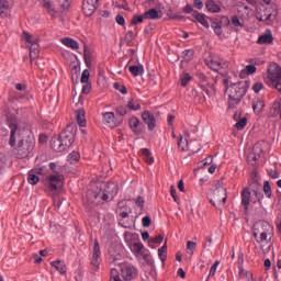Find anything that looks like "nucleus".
Listing matches in <instances>:
<instances>
[{
	"label": "nucleus",
	"instance_id": "f03ea898",
	"mask_svg": "<svg viewBox=\"0 0 281 281\" xmlns=\"http://www.w3.org/2000/svg\"><path fill=\"white\" fill-rule=\"evenodd\" d=\"M228 93V109H236L237 104H240L243 98L247 93V82L239 81L237 83H232L227 87Z\"/></svg>",
	"mask_w": 281,
	"mask_h": 281
},
{
	"label": "nucleus",
	"instance_id": "0e129e2a",
	"mask_svg": "<svg viewBox=\"0 0 281 281\" xmlns=\"http://www.w3.org/2000/svg\"><path fill=\"white\" fill-rule=\"evenodd\" d=\"M115 21L117 23V25H124L126 23V21L124 20L123 15H116Z\"/></svg>",
	"mask_w": 281,
	"mask_h": 281
},
{
	"label": "nucleus",
	"instance_id": "2f4dec72",
	"mask_svg": "<svg viewBox=\"0 0 281 281\" xmlns=\"http://www.w3.org/2000/svg\"><path fill=\"white\" fill-rule=\"evenodd\" d=\"M40 3H42V5L44 8L47 9L48 14H50V16H54L56 14V10H54V7H52V2H49V0H38Z\"/></svg>",
	"mask_w": 281,
	"mask_h": 281
},
{
	"label": "nucleus",
	"instance_id": "09e8293b",
	"mask_svg": "<svg viewBox=\"0 0 281 281\" xmlns=\"http://www.w3.org/2000/svg\"><path fill=\"white\" fill-rule=\"evenodd\" d=\"M8 162V154L0 153V170H3V167Z\"/></svg>",
	"mask_w": 281,
	"mask_h": 281
},
{
	"label": "nucleus",
	"instance_id": "7c9ffc66",
	"mask_svg": "<svg viewBox=\"0 0 281 281\" xmlns=\"http://www.w3.org/2000/svg\"><path fill=\"white\" fill-rule=\"evenodd\" d=\"M144 16L147 20L159 19V11H157L156 9H149L144 13Z\"/></svg>",
	"mask_w": 281,
	"mask_h": 281
},
{
	"label": "nucleus",
	"instance_id": "f8f14e48",
	"mask_svg": "<svg viewBox=\"0 0 281 281\" xmlns=\"http://www.w3.org/2000/svg\"><path fill=\"white\" fill-rule=\"evenodd\" d=\"M100 262H102L101 252H100V243L98 239L94 240L93 252L91 258V267L94 271L100 269Z\"/></svg>",
	"mask_w": 281,
	"mask_h": 281
},
{
	"label": "nucleus",
	"instance_id": "e2e57ef3",
	"mask_svg": "<svg viewBox=\"0 0 281 281\" xmlns=\"http://www.w3.org/2000/svg\"><path fill=\"white\" fill-rule=\"evenodd\" d=\"M239 10H245L246 14H249V12H251V8H249V5H247L243 2H239Z\"/></svg>",
	"mask_w": 281,
	"mask_h": 281
},
{
	"label": "nucleus",
	"instance_id": "423d86ee",
	"mask_svg": "<svg viewBox=\"0 0 281 281\" xmlns=\"http://www.w3.org/2000/svg\"><path fill=\"white\" fill-rule=\"evenodd\" d=\"M205 65H207L212 71L221 72L223 69H227V67H229V61L218 56H212L205 60Z\"/></svg>",
	"mask_w": 281,
	"mask_h": 281
},
{
	"label": "nucleus",
	"instance_id": "338daca9",
	"mask_svg": "<svg viewBox=\"0 0 281 281\" xmlns=\"http://www.w3.org/2000/svg\"><path fill=\"white\" fill-rule=\"evenodd\" d=\"M194 8H196L198 10H203V1L201 0H194Z\"/></svg>",
	"mask_w": 281,
	"mask_h": 281
},
{
	"label": "nucleus",
	"instance_id": "f704fd0d",
	"mask_svg": "<svg viewBox=\"0 0 281 281\" xmlns=\"http://www.w3.org/2000/svg\"><path fill=\"white\" fill-rule=\"evenodd\" d=\"M10 10V2L8 0H0V16H3Z\"/></svg>",
	"mask_w": 281,
	"mask_h": 281
},
{
	"label": "nucleus",
	"instance_id": "ea45409f",
	"mask_svg": "<svg viewBox=\"0 0 281 281\" xmlns=\"http://www.w3.org/2000/svg\"><path fill=\"white\" fill-rule=\"evenodd\" d=\"M164 241L162 235H158L157 237L150 238L148 240V246L154 247V245H160Z\"/></svg>",
	"mask_w": 281,
	"mask_h": 281
},
{
	"label": "nucleus",
	"instance_id": "b1692460",
	"mask_svg": "<svg viewBox=\"0 0 281 281\" xmlns=\"http://www.w3.org/2000/svg\"><path fill=\"white\" fill-rule=\"evenodd\" d=\"M130 249L136 256H144V244H142V243L132 244Z\"/></svg>",
	"mask_w": 281,
	"mask_h": 281
},
{
	"label": "nucleus",
	"instance_id": "79ce46f5",
	"mask_svg": "<svg viewBox=\"0 0 281 281\" xmlns=\"http://www.w3.org/2000/svg\"><path fill=\"white\" fill-rule=\"evenodd\" d=\"M246 126H247V117L240 119L235 124V128H237V131H243V128H245Z\"/></svg>",
	"mask_w": 281,
	"mask_h": 281
},
{
	"label": "nucleus",
	"instance_id": "c756f323",
	"mask_svg": "<svg viewBox=\"0 0 281 281\" xmlns=\"http://www.w3.org/2000/svg\"><path fill=\"white\" fill-rule=\"evenodd\" d=\"M23 41H26L29 45H33L34 43H38V37L30 34L29 32H23L22 34Z\"/></svg>",
	"mask_w": 281,
	"mask_h": 281
},
{
	"label": "nucleus",
	"instance_id": "cd10ccee",
	"mask_svg": "<svg viewBox=\"0 0 281 281\" xmlns=\"http://www.w3.org/2000/svg\"><path fill=\"white\" fill-rule=\"evenodd\" d=\"M85 115H86L85 109H79L77 111V123L81 127H85L87 124V120L85 119Z\"/></svg>",
	"mask_w": 281,
	"mask_h": 281
},
{
	"label": "nucleus",
	"instance_id": "6ab92c4d",
	"mask_svg": "<svg viewBox=\"0 0 281 281\" xmlns=\"http://www.w3.org/2000/svg\"><path fill=\"white\" fill-rule=\"evenodd\" d=\"M128 126L135 135H139V133H142V121H139L137 116L130 117Z\"/></svg>",
	"mask_w": 281,
	"mask_h": 281
},
{
	"label": "nucleus",
	"instance_id": "f257e3e1",
	"mask_svg": "<svg viewBox=\"0 0 281 281\" xmlns=\"http://www.w3.org/2000/svg\"><path fill=\"white\" fill-rule=\"evenodd\" d=\"M252 236L257 245L265 247L273 237V226L269 222L259 221L252 226Z\"/></svg>",
	"mask_w": 281,
	"mask_h": 281
},
{
	"label": "nucleus",
	"instance_id": "4c0bfd02",
	"mask_svg": "<svg viewBox=\"0 0 281 281\" xmlns=\"http://www.w3.org/2000/svg\"><path fill=\"white\" fill-rule=\"evenodd\" d=\"M168 251V246L165 244L158 249V257L161 262H166V252Z\"/></svg>",
	"mask_w": 281,
	"mask_h": 281
},
{
	"label": "nucleus",
	"instance_id": "774afa93",
	"mask_svg": "<svg viewBox=\"0 0 281 281\" xmlns=\"http://www.w3.org/2000/svg\"><path fill=\"white\" fill-rule=\"evenodd\" d=\"M249 276V272L243 269L241 266H239V278H247Z\"/></svg>",
	"mask_w": 281,
	"mask_h": 281
},
{
	"label": "nucleus",
	"instance_id": "393cba45",
	"mask_svg": "<svg viewBox=\"0 0 281 281\" xmlns=\"http://www.w3.org/2000/svg\"><path fill=\"white\" fill-rule=\"evenodd\" d=\"M205 8L209 12H212V13L221 12V7L218 4H216V2L214 0L206 1Z\"/></svg>",
	"mask_w": 281,
	"mask_h": 281
},
{
	"label": "nucleus",
	"instance_id": "bf43d9fd",
	"mask_svg": "<svg viewBox=\"0 0 281 281\" xmlns=\"http://www.w3.org/2000/svg\"><path fill=\"white\" fill-rule=\"evenodd\" d=\"M59 5H61V8H64V10H67V8H69V5H71V0H59Z\"/></svg>",
	"mask_w": 281,
	"mask_h": 281
},
{
	"label": "nucleus",
	"instance_id": "a878e982",
	"mask_svg": "<svg viewBox=\"0 0 281 281\" xmlns=\"http://www.w3.org/2000/svg\"><path fill=\"white\" fill-rule=\"evenodd\" d=\"M128 71L137 78V76H142L144 74V66L143 65H137V66H130Z\"/></svg>",
	"mask_w": 281,
	"mask_h": 281
},
{
	"label": "nucleus",
	"instance_id": "72a5a7b5",
	"mask_svg": "<svg viewBox=\"0 0 281 281\" xmlns=\"http://www.w3.org/2000/svg\"><path fill=\"white\" fill-rule=\"evenodd\" d=\"M38 181H41V178H38V176H36V173L34 171H30L27 175V182L31 186H36V183H38Z\"/></svg>",
	"mask_w": 281,
	"mask_h": 281
},
{
	"label": "nucleus",
	"instance_id": "aec40b11",
	"mask_svg": "<svg viewBox=\"0 0 281 281\" xmlns=\"http://www.w3.org/2000/svg\"><path fill=\"white\" fill-rule=\"evenodd\" d=\"M61 43L65 45V47H69V49H80V44H78V42L71 37L61 38Z\"/></svg>",
	"mask_w": 281,
	"mask_h": 281
},
{
	"label": "nucleus",
	"instance_id": "a19ab883",
	"mask_svg": "<svg viewBox=\"0 0 281 281\" xmlns=\"http://www.w3.org/2000/svg\"><path fill=\"white\" fill-rule=\"evenodd\" d=\"M194 57V50L188 49L182 52V58L186 63H190V59Z\"/></svg>",
	"mask_w": 281,
	"mask_h": 281
},
{
	"label": "nucleus",
	"instance_id": "680f3d73",
	"mask_svg": "<svg viewBox=\"0 0 281 281\" xmlns=\"http://www.w3.org/2000/svg\"><path fill=\"white\" fill-rule=\"evenodd\" d=\"M82 93L85 95H88V93H91V83H86L83 87H82Z\"/></svg>",
	"mask_w": 281,
	"mask_h": 281
},
{
	"label": "nucleus",
	"instance_id": "13d9d810",
	"mask_svg": "<svg viewBox=\"0 0 281 281\" xmlns=\"http://www.w3.org/2000/svg\"><path fill=\"white\" fill-rule=\"evenodd\" d=\"M232 24L235 27H244V25L240 23V20L236 15L232 18Z\"/></svg>",
	"mask_w": 281,
	"mask_h": 281
},
{
	"label": "nucleus",
	"instance_id": "412c9836",
	"mask_svg": "<svg viewBox=\"0 0 281 281\" xmlns=\"http://www.w3.org/2000/svg\"><path fill=\"white\" fill-rule=\"evenodd\" d=\"M52 267L56 269V271H59L61 276H65L67 273V266L65 265V261L63 260H57L52 262Z\"/></svg>",
	"mask_w": 281,
	"mask_h": 281
},
{
	"label": "nucleus",
	"instance_id": "a211bd4d",
	"mask_svg": "<svg viewBox=\"0 0 281 281\" xmlns=\"http://www.w3.org/2000/svg\"><path fill=\"white\" fill-rule=\"evenodd\" d=\"M142 119L145 122V124H147L149 131H155V126H157V121L155 120V116L150 112H143Z\"/></svg>",
	"mask_w": 281,
	"mask_h": 281
},
{
	"label": "nucleus",
	"instance_id": "6e6552de",
	"mask_svg": "<svg viewBox=\"0 0 281 281\" xmlns=\"http://www.w3.org/2000/svg\"><path fill=\"white\" fill-rule=\"evenodd\" d=\"M19 121L16 120V117L11 116L8 119V125L9 128H11V136H10V140L9 144L10 146H16V139L19 137H21V130H19Z\"/></svg>",
	"mask_w": 281,
	"mask_h": 281
},
{
	"label": "nucleus",
	"instance_id": "49530a36",
	"mask_svg": "<svg viewBox=\"0 0 281 281\" xmlns=\"http://www.w3.org/2000/svg\"><path fill=\"white\" fill-rule=\"evenodd\" d=\"M190 80H192V77L189 74H184L181 76V87H188L190 83Z\"/></svg>",
	"mask_w": 281,
	"mask_h": 281
},
{
	"label": "nucleus",
	"instance_id": "8fccbe9b",
	"mask_svg": "<svg viewBox=\"0 0 281 281\" xmlns=\"http://www.w3.org/2000/svg\"><path fill=\"white\" fill-rule=\"evenodd\" d=\"M91 76V72H89L88 69L83 70L81 74V82L82 83H89V78Z\"/></svg>",
	"mask_w": 281,
	"mask_h": 281
},
{
	"label": "nucleus",
	"instance_id": "bb28decb",
	"mask_svg": "<svg viewBox=\"0 0 281 281\" xmlns=\"http://www.w3.org/2000/svg\"><path fill=\"white\" fill-rule=\"evenodd\" d=\"M193 16L198 21V23H201V25H203V27H210V22H207V20H205V15H203L196 11H193Z\"/></svg>",
	"mask_w": 281,
	"mask_h": 281
},
{
	"label": "nucleus",
	"instance_id": "ddd939ff",
	"mask_svg": "<svg viewBox=\"0 0 281 281\" xmlns=\"http://www.w3.org/2000/svg\"><path fill=\"white\" fill-rule=\"evenodd\" d=\"M121 276L124 280H135L137 278V268L132 265L122 266Z\"/></svg>",
	"mask_w": 281,
	"mask_h": 281
},
{
	"label": "nucleus",
	"instance_id": "2eb2a0df",
	"mask_svg": "<svg viewBox=\"0 0 281 281\" xmlns=\"http://www.w3.org/2000/svg\"><path fill=\"white\" fill-rule=\"evenodd\" d=\"M103 123L110 128H116V126L121 124V122L115 119V113L113 112H105L103 114Z\"/></svg>",
	"mask_w": 281,
	"mask_h": 281
},
{
	"label": "nucleus",
	"instance_id": "6e6d98bb",
	"mask_svg": "<svg viewBox=\"0 0 281 281\" xmlns=\"http://www.w3.org/2000/svg\"><path fill=\"white\" fill-rule=\"evenodd\" d=\"M258 155L251 153L248 155V164H251L254 166L255 161H258Z\"/></svg>",
	"mask_w": 281,
	"mask_h": 281
},
{
	"label": "nucleus",
	"instance_id": "5701e85b",
	"mask_svg": "<svg viewBox=\"0 0 281 281\" xmlns=\"http://www.w3.org/2000/svg\"><path fill=\"white\" fill-rule=\"evenodd\" d=\"M262 109H265V101L260 98L254 99L252 111H255V113H262Z\"/></svg>",
	"mask_w": 281,
	"mask_h": 281
},
{
	"label": "nucleus",
	"instance_id": "69168bd1",
	"mask_svg": "<svg viewBox=\"0 0 281 281\" xmlns=\"http://www.w3.org/2000/svg\"><path fill=\"white\" fill-rule=\"evenodd\" d=\"M135 203H136L137 207L143 209L145 201H144V199H143L142 196H138V198L136 199Z\"/></svg>",
	"mask_w": 281,
	"mask_h": 281
},
{
	"label": "nucleus",
	"instance_id": "473e14b6",
	"mask_svg": "<svg viewBox=\"0 0 281 281\" xmlns=\"http://www.w3.org/2000/svg\"><path fill=\"white\" fill-rule=\"evenodd\" d=\"M127 109H130V111H142V105L139 104V102L135 101L134 99H131L127 102Z\"/></svg>",
	"mask_w": 281,
	"mask_h": 281
},
{
	"label": "nucleus",
	"instance_id": "de8ad7c7",
	"mask_svg": "<svg viewBox=\"0 0 281 281\" xmlns=\"http://www.w3.org/2000/svg\"><path fill=\"white\" fill-rule=\"evenodd\" d=\"M83 58H85L86 65H91V60H92L91 52H89V49L87 48L83 49Z\"/></svg>",
	"mask_w": 281,
	"mask_h": 281
},
{
	"label": "nucleus",
	"instance_id": "37998d69",
	"mask_svg": "<svg viewBox=\"0 0 281 281\" xmlns=\"http://www.w3.org/2000/svg\"><path fill=\"white\" fill-rule=\"evenodd\" d=\"M177 145H178V148L179 150H186L187 146H188V139H186V143H183V136H179L178 137V140H177Z\"/></svg>",
	"mask_w": 281,
	"mask_h": 281
},
{
	"label": "nucleus",
	"instance_id": "c85d7f7f",
	"mask_svg": "<svg viewBox=\"0 0 281 281\" xmlns=\"http://www.w3.org/2000/svg\"><path fill=\"white\" fill-rule=\"evenodd\" d=\"M142 155L144 156V160L146 161V164H149V166L151 164H155V158L153 157V155L150 154V149L148 148H143L142 149Z\"/></svg>",
	"mask_w": 281,
	"mask_h": 281
},
{
	"label": "nucleus",
	"instance_id": "4be33fe9",
	"mask_svg": "<svg viewBox=\"0 0 281 281\" xmlns=\"http://www.w3.org/2000/svg\"><path fill=\"white\" fill-rule=\"evenodd\" d=\"M258 71V68H256L252 64L247 65L243 70H240L239 76L240 78H245V76H254Z\"/></svg>",
	"mask_w": 281,
	"mask_h": 281
},
{
	"label": "nucleus",
	"instance_id": "dca6fc26",
	"mask_svg": "<svg viewBox=\"0 0 281 281\" xmlns=\"http://www.w3.org/2000/svg\"><path fill=\"white\" fill-rule=\"evenodd\" d=\"M250 203H251V191H249V188H244L241 190V205L246 214L249 211Z\"/></svg>",
	"mask_w": 281,
	"mask_h": 281
},
{
	"label": "nucleus",
	"instance_id": "a18cd8bd",
	"mask_svg": "<svg viewBox=\"0 0 281 281\" xmlns=\"http://www.w3.org/2000/svg\"><path fill=\"white\" fill-rule=\"evenodd\" d=\"M221 265V261H215L214 265L210 269L209 279L214 278L216 276V270L218 269V266Z\"/></svg>",
	"mask_w": 281,
	"mask_h": 281
},
{
	"label": "nucleus",
	"instance_id": "58836bf2",
	"mask_svg": "<svg viewBox=\"0 0 281 281\" xmlns=\"http://www.w3.org/2000/svg\"><path fill=\"white\" fill-rule=\"evenodd\" d=\"M194 249H196V243L187 241L186 252L188 254V256H193L194 255Z\"/></svg>",
	"mask_w": 281,
	"mask_h": 281
},
{
	"label": "nucleus",
	"instance_id": "4468645a",
	"mask_svg": "<svg viewBox=\"0 0 281 281\" xmlns=\"http://www.w3.org/2000/svg\"><path fill=\"white\" fill-rule=\"evenodd\" d=\"M98 3H100V0H83V14H86V16H92V14L95 13V10H98Z\"/></svg>",
	"mask_w": 281,
	"mask_h": 281
},
{
	"label": "nucleus",
	"instance_id": "7ed1b4c3",
	"mask_svg": "<svg viewBox=\"0 0 281 281\" xmlns=\"http://www.w3.org/2000/svg\"><path fill=\"white\" fill-rule=\"evenodd\" d=\"M75 139V134L66 130L60 133L58 138H53L50 140V146L56 153H65V150H69V148L74 146Z\"/></svg>",
	"mask_w": 281,
	"mask_h": 281
},
{
	"label": "nucleus",
	"instance_id": "3c124183",
	"mask_svg": "<svg viewBox=\"0 0 281 281\" xmlns=\"http://www.w3.org/2000/svg\"><path fill=\"white\" fill-rule=\"evenodd\" d=\"M116 113H117V115H121V117H124V115H126L128 113V109H126V106H124V105H119L116 108Z\"/></svg>",
	"mask_w": 281,
	"mask_h": 281
},
{
	"label": "nucleus",
	"instance_id": "603ef678",
	"mask_svg": "<svg viewBox=\"0 0 281 281\" xmlns=\"http://www.w3.org/2000/svg\"><path fill=\"white\" fill-rule=\"evenodd\" d=\"M265 89V85L262 82H256L252 85V91L255 93H260Z\"/></svg>",
	"mask_w": 281,
	"mask_h": 281
},
{
	"label": "nucleus",
	"instance_id": "864d4df0",
	"mask_svg": "<svg viewBox=\"0 0 281 281\" xmlns=\"http://www.w3.org/2000/svg\"><path fill=\"white\" fill-rule=\"evenodd\" d=\"M263 192L268 199H271V186H269V182H265Z\"/></svg>",
	"mask_w": 281,
	"mask_h": 281
},
{
	"label": "nucleus",
	"instance_id": "5fc2aeb1",
	"mask_svg": "<svg viewBox=\"0 0 281 281\" xmlns=\"http://www.w3.org/2000/svg\"><path fill=\"white\" fill-rule=\"evenodd\" d=\"M125 41L126 43H133V41H135V33L133 31H128L125 34Z\"/></svg>",
	"mask_w": 281,
	"mask_h": 281
},
{
	"label": "nucleus",
	"instance_id": "f3484780",
	"mask_svg": "<svg viewBox=\"0 0 281 281\" xmlns=\"http://www.w3.org/2000/svg\"><path fill=\"white\" fill-rule=\"evenodd\" d=\"M257 45H273V33L271 30H266L257 40Z\"/></svg>",
	"mask_w": 281,
	"mask_h": 281
},
{
	"label": "nucleus",
	"instance_id": "0eeeda50",
	"mask_svg": "<svg viewBox=\"0 0 281 281\" xmlns=\"http://www.w3.org/2000/svg\"><path fill=\"white\" fill-rule=\"evenodd\" d=\"M226 201H227V189L220 187L213 191V199L210 200V203H212L214 207H216V204L218 207H221L225 205Z\"/></svg>",
	"mask_w": 281,
	"mask_h": 281
},
{
	"label": "nucleus",
	"instance_id": "052dcab7",
	"mask_svg": "<svg viewBox=\"0 0 281 281\" xmlns=\"http://www.w3.org/2000/svg\"><path fill=\"white\" fill-rule=\"evenodd\" d=\"M150 223H151L150 216L143 217V220H142L143 227H148L150 225Z\"/></svg>",
	"mask_w": 281,
	"mask_h": 281
},
{
	"label": "nucleus",
	"instance_id": "39448f33",
	"mask_svg": "<svg viewBox=\"0 0 281 281\" xmlns=\"http://www.w3.org/2000/svg\"><path fill=\"white\" fill-rule=\"evenodd\" d=\"M32 150H34V142L20 139L15 148V157L18 159H25Z\"/></svg>",
	"mask_w": 281,
	"mask_h": 281
},
{
	"label": "nucleus",
	"instance_id": "4d7b16f0",
	"mask_svg": "<svg viewBox=\"0 0 281 281\" xmlns=\"http://www.w3.org/2000/svg\"><path fill=\"white\" fill-rule=\"evenodd\" d=\"M114 89H117V91H120V93L123 95H126L127 93L126 87L120 86V83H114Z\"/></svg>",
	"mask_w": 281,
	"mask_h": 281
},
{
	"label": "nucleus",
	"instance_id": "20e7f679",
	"mask_svg": "<svg viewBox=\"0 0 281 281\" xmlns=\"http://www.w3.org/2000/svg\"><path fill=\"white\" fill-rule=\"evenodd\" d=\"M266 83L272 89L281 92V67L278 64H270L268 66V75L266 77Z\"/></svg>",
	"mask_w": 281,
	"mask_h": 281
},
{
	"label": "nucleus",
	"instance_id": "9d476101",
	"mask_svg": "<svg viewBox=\"0 0 281 281\" xmlns=\"http://www.w3.org/2000/svg\"><path fill=\"white\" fill-rule=\"evenodd\" d=\"M256 19L259 20L261 23H266V25H271L273 21H276V14H272L267 10V8H258L256 11Z\"/></svg>",
	"mask_w": 281,
	"mask_h": 281
},
{
	"label": "nucleus",
	"instance_id": "9b49d317",
	"mask_svg": "<svg viewBox=\"0 0 281 281\" xmlns=\"http://www.w3.org/2000/svg\"><path fill=\"white\" fill-rule=\"evenodd\" d=\"M64 180L65 176L60 175L59 172L49 173L46 177V183L52 191L58 190V186H60Z\"/></svg>",
	"mask_w": 281,
	"mask_h": 281
},
{
	"label": "nucleus",
	"instance_id": "c03bdc74",
	"mask_svg": "<svg viewBox=\"0 0 281 281\" xmlns=\"http://www.w3.org/2000/svg\"><path fill=\"white\" fill-rule=\"evenodd\" d=\"M144 19H146V18L144 16V14H143V15H134V16L132 18V20H131V24H132V25H137V24H139V23H144Z\"/></svg>",
	"mask_w": 281,
	"mask_h": 281
},
{
	"label": "nucleus",
	"instance_id": "1a4fd4ad",
	"mask_svg": "<svg viewBox=\"0 0 281 281\" xmlns=\"http://www.w3.org/2000/svg\"><path fill=\"white\" fill-rule=\"evenodd\" d=\"M16 91L13 94L9 95V102H19V100H30V92H27V86L23 83H15Z\"/></svg>",
	"mask_w": 281,
	"mask_h": 281
},
{
	"label": "nucleus",
	"instance_id": "c9c22d12",
	"mask_svg": "<svg viewBox=\"0 0 281 281\" xmlns=\"http://www.w3.org/2000/svg\"><path fill=\"white\" fill-rule=\"evenodd\" d=\"M37 56H38V42H35L30 46V57L36 58Z\"/></svg>",
	"mask_w": 281,
	"mask_h": 281
},
{
	"label": "nucleus",
	"instance_id": "e433bc0d",
	"mask_svg": "<svg viewBox=\"0 0 281 281\" xmlns=\"http://www.w3.org/2000/svg\"><path fill=\"white\" fill-rule=\"evenodd\" d=\"M80 160V154L78 151H72L68 155L69 164H78Z\"/></svg>",
	"mask_w": 281,
	"mask_h": 281
}]
</instances>
